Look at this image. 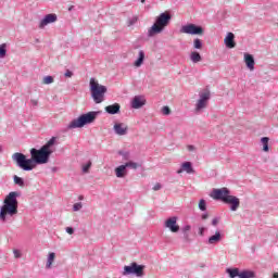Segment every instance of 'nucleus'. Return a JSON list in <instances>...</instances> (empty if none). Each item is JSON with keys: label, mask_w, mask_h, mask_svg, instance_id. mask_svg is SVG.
Returning <instances> with one entry per match:
<instances>
[{"label": "nucleus", "mask_w": 278, "mask_h": 278, "mask_svg": "<svg viewBox=\"0 0 278 278\" xmlns=\"http://www.w3.org/2000/svg\"><path fill=\"white\" fill-rule=\"evenodd\" d=\"M143 105H147V100L142 96H135L131 101V108L132 110H140V108H143Z\"/></svg>", "instance_id": "13"}, {"label": "nucleus", "mask_w": 278, "mask_h": 278, "mask_svg": "<svg viewBox=\"0 0 278 278\" xmlns=\"http://www.w3.org/2000/svg\"><path fill=\"white\" fill-rule=\"evenodd\" d=\"M204 31L203 26L195 24H187L180 28L181 34H189L190 36H203Z\"/></svg>", "instance_id": "9"}, {"label": "nucleus", "mask_w": 278, "mask_h": 278, "mask_svg": "<svg viewBox=\"0 0 278 278\" xmlns=\"http://www.w3.org/2000/svg\"><path fill=\"white\" fill-rule=\"evenodd\" d=\"M13 254H14V257H15L16 260H18V257H21V251H18V250H14V251H13Z\"/></svg>", "instance_id": "42"}, {"label": "nucleus", "mask_w": 278, "mask_h": 278, "mask_svg": "<svg viewBox=\"0 0 278 278\" xmlns=\"http://www.w3.org/2000/svg\"><path fill=\"white\" fill-rule=\"evenodd\" d=\"M223 240V235L220 231H216L215 235L211 236L207 240V244H218Z\"/></svg>", "instance_id": "20"}, {"label": "nucleus", "mask_w": 278, "mask_h": 278, "mask_svg": "<svg viewBox=\"0 0 278 278\" xmlns=\"http://www.w3.org/2000/svg\"><path fill=\"white\" fill-rule=\"evenodd\" d=\"M227 205H230V211L231 212H237L238 207H240V199H238L235 195H230L227 198L226 202Z\"/></svg>", "instance_id": "14"}, {"label": "nucleus", "mask_w": 278, "mask_h": 278, "mask_svg": "<svg viewBox=\"0 0 278 278\" xmlns=\"http://www.w3.org/2000/svg\"><path fill=\"white\" fill-rule=\"evenodd\" d=\"M207 218H210V214L207 213L202 214V220H207Z\"/></svg>", "instance_id": "45"}, {"label": "nucleus", "mask_w": 278, "mask_h": 278, "mask_svg": "<svg viewBox=\"0 0 278 278\" xmlns=\"http://www.w3.org/2000/svg\"><path fill=\"white\" fill-rule=\"evenodd\" d=\"M144 268H147V266L139 265L138 263L132 262L130 263V265L124 266L122 275L124 277H127L129 275H135V277H144Z\"/></svg>", "instance_id": "7"}, {"label": "nucleus", "mask_w": 278, "mask_h": 278, "mask_svg": "<svg viewBox=\"0 0 278 278\" xmlns=\"http://www.w3.org/2000/svg\"><path fill=\"white\" fill-rule=\"evenodd\" d=\"M7 47L8 46L5 43L0 45V58H4L5 53H8Z\"/></svg>", "instance_id": "33"}, {"label": "nucleus", "mask_w": 278, "mask_h": 278, "mask_svg": "<svg viewBox=\"0 0 278 278\" xmlns=\"http://www.w3.org/2000/svg\"><path fill=\"white\" fill-rule=\"evenodd\" d=\"M177 220H178L177 216L168 217L164 223L165 229H169L172 233H178L180 228H179V225H177Z\"/></svg>", "instance_id": "11"}, {"label": "nucleus", "mask_w": 278, "mask_h": 278, "mask_svg": "<svg viewBox=\"0 0 278 278\" xmlns=\"http://www.w3.org/2000/svg\"><path fill=\"white\" fill-rule=\"evenodd\" d=\"M187 149H188V151H195L197 150V148L194 146H188Z\"/></svg>", "instance_id": "47"}, {"label": "nucleus", "mask_w": 278, "mask_h": 278, "mask_svg": "<svg viewBox=\"0 0 278 278\" xmlns=\"http://www.w3.org/2000/svg\"><path fill=\"white\" fill-rule=\"evenodd\" d=\"M66 233H68L70 236H73V233H75V229L73 227H66L65 228Z\"/></svg>", "instance_id": "40"}, {"label": "nucleus", "mask_w": 278, "mask_h": 278, "mask_svg": "<svg viewBox=\"0 0 278 278\" xmlns=\"http://www.w3.org/2000/svg\"><path fill=\"white\" fill-rule=\"evenodd\" d=\"M90 168H92V161H88L85 165H83V173H90Z\"/></svg>", "instance_id": "32"}, {"label": "nucleus", "mask_w": 278, "mask_h": 278, "mask_svg": "<svg viewBox=\"0 0 278 278\" xmlns=\"http://www.w3.org/2000/svg\"><path fill=\"white\" fill-rule=\"evenodd\" d=\"M104 110H105L106 114H111V115L121 114V104L114 103V104L105 106Z\"/></svg>", "instance_id": "19"}, {"label": "nucleus", "mask_w": 278, "mask_h": 278, "mask_svg": "<svg viewBox=\"0 0 278 278\" xmlns=\"http://www.w3.org/2000/svg\"><path fill=\"white\" fill-rule=\"evenodd\" d=\"M73 10H75V5H71V7L68 8V12H73Z\"/></svg>", "instance_id": "48"}, {"label": "nucleus", "mask_w": 278, "mask_h": 278, "mask_svg": "<svg viewBox=\"0 0 278 278\" xmlns=\"http://www.w3.org/2000/svg\"><path fill=\"white\" fill-rule=\"evenodd\" d=\"M113 130L117 136H127L129 127L123 123H118L113 126Z\"/></svg>", "instance_id": "15"}, {"label": "nucleus", "mask_w": 278, "mask_h": 278, "mask_svg": "<svg viewBox=\"0 0 278 278\" xmlns=\"http://www.w3.org/2000/svg\"><path fill=\"white\" fill-rule=\"evenodd\" d=\"M224 42L227 49H236V35H233V33H228Z\"/></svg>", "instance_id": "16"}, {"label": "nucleus", "mask_w": 278, "mask_h": 278, "mask_svg": "<svg viewBox=\"0 0 278 278\" xmlns=\"http://www.w3.org/2000/svg\"><path fill=\"white\" fill-rule=\"evenodd\" d=\"M58 21V15L55 13L47 14L39 23V29H45L47 25H51V23H55Z\"/></svg>", "instance_id": "12"}, {"label": "nucleus", "mask_w": 278, "mask_h": 278, "mask_svg": "<svg viewBox=\"0 0 278 278\" xmlns=\"http://www.w3.org/2000/svg\"><path fill=\"white\" fill-rule=\"evenodd\" d=\"M199 97L200 98L195 104V112H201V110H205V108H207V103H210V99H212V93L210 90L205 89L199 93Z\"/></svg>", "instance_id": "8"}, {"label": "nucleus", "mask_w": 278, "mask_h": 278, "mask_svg": "<svg viewBox=\"0 0 278 278\" xmlns=\"http://www.w3.org/2000/svg\"><path fill=\"white\" fill-rule=\"evenodd\" d=\"M273 278H278V273H274Z\"/></svg>", "instance_id": "50"}, {"label": "nucleus", "mask_w": 278, "mask_h": 278, "mask_svg": "<svg viewBox=\"0 0 278 278\" xmlns=\"http://www.w3.org/2000/svg\"><path fill=\"white\" fill-rule=\"evenodd\" d=\"M255 277H256L255 271L249 270V269L242 270L239 274V278H255Z\"/></svg>", "instance_id": "26"}, {"label": "nucleus", "mask_w": 278, "mask_h": 278, "mask_svg": "<svg viewBox=\"0 0 278 278\" xmlns=\"http://www.w3.org/2000/svg\"><path fill=\"white\" fill-rule=\"evenodd\" d=\"M193 49H198V50L203 49V41L199 38H195L193 40Z\"/></svg>", "instance_id": "31"}, {"label": "nucleus", "mask_w": 278, "mask_h": 278, "mask_svg": "<svg viewBox=\"0 0 278 278\" xmlns=\"http://www.w3.org/2000/svg\"><path fill=\"white\" fill-rule=\"evenodd\" d=\"M81 207H84V205L81 204V202L75 203L73 205V211L74 212H79V210H81Z\"/></svg>", "instance_id": "37"}, {"label": "nucleus", "mask_w": 278, "mask_h": 278, "mask_svg": "<svg viewBox=\"0 0 278 278\" xmlns=\"http://www.w3.org/2000/svg\"><path fill=\"white\" fill-rule=\"evenodd\" d=\"M184 170H186L188 175H194V168L192 167V163H190V162L182 163L181 168H179L177 170V174L181 175V173H184Z\"/></svg>", "instance_id": "18"}, {"label": "nucleus", "mask_w": 278, "mask_h": 278, "mask_svg": "<svg viewBox=\"0 0 278 278\" xmlns=\"http://www.w3.org/2000/svg\"><path fill=\"white\" fill-rule=\"evenodd\" d=\"M54 261H55V254L53 252L49 253L47 264H46V268H51Z\"/></svg>", "instance_id": "28"}, {"label": "nucleus", "mask_w": 278, "mask_h": 278, "mask_svg": "<svg viewBox=\"0 0 278 278\" xmlns=\"http://www.w3.org/2000/svg\"><path fill=\"white\" fill-rule=\"evenodd\" d=\"M124 166H126V168H131L132 170H137L140 164L130 161L124 164Z\"/></svg>", "instance_id": "30"}, {"label": "nucleus", "mask_w": 278, "mask_h": 278, "mask_svg": "<svg viewBox=\"0 0 278 278\" xmlns=\"http://www.w3.org/2000/svg\"><path fill=\"white\" fill-rule=\"evenodd\" d=\"M190 60L193 64H199V62H201L203 58L201 56V53L193 51L190 54Z\"/></svg>", "instance_id": "25"}, {"label": "nucleus", "mask_w": 278, "mask_h": 278, "mask_svg": "<svg viewBox=\"0 0 278 278\" xmlns=\"http://www.w3.org/2000/svg\"><path fill=\"white\" fill-rule=\"evenodd\" d=\"M244 63L249 71H255V58L252 54L244 53Z\"/></svg>", "instance_id": "17"}, {"label": "nucleus", "mask_w": 278, "mask_h": 278, "mask_svg": "<svg viewBox=\"0 0 278 278\" xmlns=\"http://www.w3.org/2000/svg\"><path fill=\"white\" fill-rule=\"evenodd\" d=\"M118 155H122L123 160H129V152L118 151Z\"/></svg>", "instance_id": "36"}, {"label": "nucleus", "mask_w": 278, "mask_h": 278, "mask_svg": "<svg viewBox=\"0 0 278 278\" xmlns=\"http://www.w3.org/2000/svg\"><path fill=\"white\" fill-rule=\"evenodd\" d=\"M0 153H1V146H0Z\"/></svg>", "instance_id": "54"}, {"label": "nucleus", "mask_w": 278, "mask_h": 278, "mask_svg": "<svg viewBox=\"0 0 278 278\" xmlns=\"http://www.w3.org/2000/svg\"><path fill=\"white\" fill-rule=\"evenodd\" d=\"M152 190H154V192H157V190H162V184L156 182V184L154 185V187L152 188Z\"/></svg>", "instance_id": "39"}, {"label": "nucleus", "mask_w": 278, "mask_h": 278, "mask_svg": "<svg viewBox=\"0 0 278 278\" xmlns=\"http://www.w3.org/2000/svg\"><path fill=\"white\" fill-rule=\"evenodd\" d=\"M58 170V167L52 168V173H55Z\"/></svg>", "instance_id": "51"}, {"label": "nucleus", "mask_w": 278, "mask_h": 278, "mask_svg": "<svg viewBox=\"0 0 278 278\" xmlns=\"http://www.w3.org/2000/svg\"><path fill=\"white\" fill-rule=\"evenodd\" d=\"M162 114H163L164 116H170V108H168V106H163V108H162Z\"/></svg>", "instance_id": "35"}, {"label": "nucleus", "mask_w": 278, "mask_h": 278, "mask_svg": "<svg viewBox=\"0 0 278 278\" xmlns=\"http://www.w3.org/2000/svg\"><path fill=\"white\" fill-rule=\"evenodd\" d=\"M199 236H205V227L199 228Z\"/></svg>", "instance_id": "44"}, {"label": "nucleus", "mask_w": 278, "mask_h": 278, "mask_svg": "<svg viewBox=\"0 0 278 278\" xmlns=\"http://www.w3.org/2000/svg\"><path fill=\"white\" fill-rule=\"evenodd\" d=\"M64 77H73V72H71V70H66Z\"/></svg>", "instance_id": "43"}, {"label": "nucleus", "mask_w": 278, "mask_h": 278, "mask_svg": "<svg viewBox=\"0 0 278 278\" xmlns=\"http://www.w3.org/2000/svg\"><path fill=\"white\" fill-rule=\"evenodd\" d=\"M43 84L46 85L53 84V76H46L43 78Z\"/></svg>", "instance_id": "38"}, {"label": "nucleus", "mask_w": 278, "mask_h": 278, "mask_svg": "<svg viewBox=\"0 0 278 278\" xmlns=\"http://www.w3.org/2000/svg\"><path fill=\"white\" fill-rule=\"evenodd\" d=\"M142 64H144V51L140 50L139 51V56L135 61L134 66H136L137 68H140V66H142Z\"/></svg>", "instance_id": "23"}, {"label": "nucleus", "mask_w": 278, "mask_h": 278, "mask_svg": "<svg viewBox=\"0 0 278 278\" xmlns=\"http://www.w3.org/2000/svg\"><path fill=\"white\" fill-rule=\"evenodd\" d=\"M269 140H270V138H268V137H263V138L261 139V142H262V144H263V151H264L265 153H268V151H269V148H268V142H269Z\"/></svg>", "instance_id": "29"}, {"label": "nucleus", "mask_w": 278, "mask_h": 278, "mask_svg": "<svg viewBox=\"0 0 278 278\" xmlns=\"http://www.w3.org/2000/svg\"><path fill=\"white\" fill-rule=\"evenodd\" d=\"M138 21V18H134L132 21H130V25H134V23H136Z\"/></svg>", "instance_id": "49"}, {"label": "nucleus", "mask_w": 278, "mask_h": 278, "mask_svg": "<svg viewBox=\"0 0 278 278\" xmlns=\"http://www.w3.org/2000/svg\"><path fill=\"white\" fill-rule=\"evenodd\" d=\"M115 175L118 179H123L127 175V167L124 165H119L115 168Z\"/></svg>", "instance_id": "21"}, {"label": "nucleus", "mask_w": 278, "mask_h": 278, "mask_svg": "<svg viewBox=\"0 0 278 278\" xmlns=\"http://www.w3.org/2000/svg\"><path fill=\"white\" fill-rule=\"evenodd\" d=\"M13 181L16 186H20V188H25V180L22 177L14 175Z\"/></svg>", "instance_id": "27"}, {"label": "nucleus", "mask_w": 278, "mask_h": 278, "mask_svg": "<svg viewBox=\"0 0 278 278\" xmlns=\"http://www.w3.org/2000/svg\"><path fill=\"white\" fill-rule=\"evenodd\" d=\"M192 229L191 225H186L181 228L182 231V240H185V242H190V230Z\"/></svg>", "instance_id": "22"}, {"label": "nucleus", "mask_w": 278, "mask_h": 278, "mask_svg": "<svg viewBox=\"0 0 278 278\" xmlns=\"http://www.w3.org/2000/svg\"><path fill=\"white\" fill-rule=\"evenodd\" d=\"M55 137H52L47 143H45L39 150L33 148L30 155L35 156L36 164H49L51 155H53V146L55 144Z\"/></svg>", "instance_id": "2"}, {"label": "nucleus", "mask_w": 278, "mask_h": 278, "mask_svg": "<svg viewBox=\"0 0 278 278\" xmlns=\"http://www.w3.org/2000/svg\"><path fill=\"white\" fill-rule=\"evenodd\" d=\"M100 114L101 111H91L86 114H81L67 125V129H80L85 125H91V123H94L97 121V117Z\"/></svg>", "instance_id": "4"}, {"label": "nucleus", "mask_w": 278, "mask_h": 278, "mask_svg": "<svg viewBox=\"0 0 278 278\" xmlns=\"http://www.w3.org/2000/svg\"><path fill=\"white\" fill-rule=\"evenodd\" d=\"M147 0H141V3H144Z\"/></svg>", "instance_id": "52"}, {"label": "nucleus", "mask_w": 278, "mask_h": 278, "mask_svg": "<svg viewBox=\"0 0 278 278\" xmlns=\"http://www.w3.org/2000/svg\"><path fill=\"white\" fill-rule=\"evenodd\" d=\"M79 199H84V197L80 195Z\"/></svg>", "instance_id": "53"}, {"label": "nucleus", "mask_w": 278, "mask_h": 278, "mask_svg": "<svg viewBox=\"0 0 278 278\" xmlns=\"http://www.w3.org/2000/svg\"><path fill=\"white\" fill-rule=\"evenodd\" d=\"M30 159H27V156L21 152H15L12 155V160L13 162H15L16 166H18V168H22V170H34V168L36 167V156L35 155H30Z\"/></svg>", "instance_id": "5"}, {"label": "nucleus", "mask_w": 278, "mask_h": 278, "mask_svg": "<svg viewBox=\"0 0 278 278\" xmlns=\"http://www.w3.org/2000/svg\"><path fill=\"white\" fill-rule=\"evenodd\" d=\"M30 103L34 108L38 106V100H30Z\"/></svg>", "instance_id": "46"}, {"label": "nucleus", "mask_w": 278, "mask_h": 278, "mask_svg": "<svg viewBox=\"0 0 278 278\" xmlns=\"http://www.w3.org/2000/svg\"><path fill=\"white\" fill-rule=\"evenodd\" d=\"M173 16L170 13L163 12L159 16L155 17V22L152 27L148 30V37L153 38V36H157V34H162L168 25H170V20Z\"/></svg>", "instance_id": "3"}, {"label": "nucleus", "mask_w": 278, "mask_h": 278, "mask_svg": "<svg viewBox=\"0 0 278 278\" xmlns=\"http://www.w3.org/2000/svg\"><path fill=\"white\" fill-rule=\"evenodd\" d=\"M218 223H220V217L213 218V220H212L213 227H216L218 225Z\"/></svg>", "instance_id": "41"}, {"label": "nucleus", "mask_w": 278, "mask_h": 278, "mask_svg": "<svg viewBox=\"0 0 278 278\" xmlns=\"http://www.w3.org/2000/svg\"><path fill=\"white\" fill-rule=\"evenodd\" d=\"M90 93L93 102L99 104L105 101V93L108 92V87L99 84L94 78H90Z\"/></svg>", "instance_id": "6"}, {"label": "nucleus", "mask_w": 278, "mask_h": 278, "mask_svg": "<svg viewBox=\"0 0 278 278\" xmlns=\"http://www.w3.org/2000/svg\"><path fill=\"white\" fill-rule=\"evenodd\" d=\"M231 195V191L227 189V187H223L220 189H213L211 197L214 201H223L226 203L227 199Z\"/></svg>", "instance_id": "10"}, {"label": "nucleus", "mask_w": 278, "mask_h": 278, "mask_svg": "<svg viewBox=\"0 0 278 278\" xmlns=\"http://www.w3.org/2000/svg\"><path fill=\"white\" fill-rule=\"evenodd\" d=\"M226 273L229 276V278H240V269L238 267L235 268H226Z\"/></svg>", "instance_id": "24"}, {"label": "nucleus", "mask_w": 278, "mask_h": 278, "mask_svg": "<svg viewBox=\"0 0 278 278\" xmlns=\"http://www.w3.org/2000/svg\"><path fill=\"white\" fill-rule=\"evenodd\" d=\"M18 197H21L18 191H11L5 197L3 205L0 207V223H9L18 214Z\"/></svg>", "instance_id": "1"}, {"label": "nucleus", "mask_w": 278, "mask_h": 278, "mask_svg": "<svg viewBox=\"0 0 278 278\" xmlns=\"http://www.w3.org/2000/svg\"><path fill=\"white\" fill-rule=\"evenodd\" d=\"M199 210H201V212H205V210H207V204L205 203V200L203 199L200 200Z\"/></svg>", "instance_id": "34"}]
</instances>
